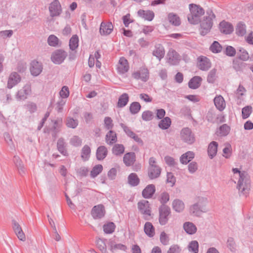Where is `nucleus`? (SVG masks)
<instances>
[{"label":"nucleus","instance_id":"1","mask_svg":"<svg viewBox=\"0 0 253 253\" xmlns=\"http://www.w3.org/2000/svg\"><path fill=\"white\" fill-rule=\"evenodd\" d=\"M190 13L187 16L188 22L191 24H197L201 21V17L204 15V9L199 5L191 3L189 5Z\"/></svg>","mask_w":253,"mask_h":253},{"label":"nucleus","instance_id":"2","mask_svg":"<svg viewBox=\"0 0 253 253\" xmlns=\"http://www.w3.org/2000/svg\"><path fill=\"white\" fill-rule=\"evenodd\" d=\"M207 203V199L206 198H199L197 203L190 207V213L194 215L199 216L203 212H206V205Z\"/></svg>","mask_w":253,"mask_h":253},{"label":"nucleus","instance_id":"3","mask_svg":"<svg viewBox=\"0 0 253 253\" xmlns=\"http://www.w3.org/2000/svg\"><path fill=\"white\" fill-rule=\"evenodd\" d=\"M149 177L152 179L158 177L161 173V170L159 167L156 165V161L154 158L149 159Z\"/></svg>","mask_w":253,"mask_h":253},{"label":"nucleus","instance_id":"4","mask_svg":"<svg viewBox=\"0 0 253 253\" xmlns=\"http://www.w3.org/2000/svg\"><path fill=\"white\" fill-rule=\"evenodd\" d=\"M171 213L169 207L163 205L159 208V222L161 225H165L168 221L169 216Z\"/></svg>","mask_w":253,"mask_h":253},{"label":"nucleus","instance_id":"5","mask_svg":"<svg viewBox=\"0 0 253 253\" xmlns=\"http://www.w3.org/2000/svg\"><path fill=\"white\" fill-rule=\"evenodd\" d=\"M132 77L136 80L146 82L149 78V72L146 67L141 68L139 70L132 74Z\"/></svg>","mask_w":253,"mask_h":253},{"label":"nucleus","instance_id":"6","mask_svg":"<svg viewBox=\"0 0 253 253\" xmlns=\"http://www.w3.org/2000/svg\"><path fill=\"white\" fill-rule=\"evenodd\" d=\"M138 208L146 219L151 215V211L148 201L142 200L137 204Z\"/></svg>","mask_w":253,"mask_h":253},{"label":"nucleus","instance_id":"7","mask_svg":"<svg viewBox=\"0 0 253 253\" xmlns=\"http://www.w3.org/2000/svg\"><path fill=\"white\" fill-rule=\"evenodd\" d=\"M199 23H200V32L203 35L207 34L212 26V20L209 17L204 18Z\"/></svg>","mask_w":253,"mask_h":253},{"label":"nucleus","instance_id":"8","mask_svg":"<svg viewBox=\"0 0 253 253\" xmlns=\"http://www.w3.org/2000/svg\"><path fill=\"white\" fill-rule=\"evenodd\" d=\"M239 190L244 194L247 195L249 193L250 188V182L247 177H242L239 179L238 182Z\"/></svg>","mask_w":253,"mask_h":253},{"label":"nucleus","instance_id":"9","mask_svg":"<svg viewBox=\"0 0 253 253\" xmlns=\"http://www.w3.org/2000/svg\"><path fill=\"white\" fill-rule=\"evenodd\" d=\"M129 67L127 60L124 57H121L117 64V70L118 73L123 74L126 73Z\"/></svg>","mask_w":253,"mask_h":253},{"label":"nucleus","instance_id":"10","mask_svg":"<svg viewBox=\"0 0 253 253\" xmlns=\"http://www.w3.org/2000/svg\"><path fill=\"white\" fill-rule=\"evenodd\" d=\"M50 16L52 17L59 15L61 12V5L58 0H54L49 7Z\"/></svg>","mask_w":253,"mask_h":253},{"label":"nucleus","instance_id":"11","mask_svg":"<svg viewBox=\"0 0 253 253\" xmlns=\"http://www.w3.org/2000/svg\"><path fill=\"white\" fill-rule=\"evenodd\" d=\"M66 57L65 52L61 50L55 51L52 55V61L55 64H60L62 62Z\"/></svg>","mask_w":253,"mask_h":253},{"label":"nucleus","instance_id":"12","mask_svg":"<svg viewBox=\"0 0 253 253\" xmlns=\"http://www.w3.org/2000/svg\"><path fill=\"white\" fill-rule=\"evenodd\" d=\"M113 30V26L111 22H102L100 27V33L101 35L105 36L111 34Z\"/></svg>","mask_w":253,"mask_h":253},{"label":"nucleus","instance_id":"13","mask_svg":"<svg viewBox=\"0 0 253 253\" xmlns=\"http://www.w3.org/2000/svg\"><path fill=\"white\" fill-rule=\"evenodd\" d=\"M105 213L104 207L102 205H98L94 206L91 211V214L95 218L103 217Z\"/></svg>","mask_w":253,"mask_h":253},{"label":"nucleus","instance_id":"14","mask_svg":"<svg viewBox=\"0 0 253 253\" xmlns=\"http://www.w3.org/2000/svg\"><path fill=\"white\" fill-rule=\"evenodd\" d=\"M168 62L171 65L177 64L179 60V56L173 49L169 51L167 54Z\"/></svg>","mask_w":253,"mask_h":253},{"label":"nucleus","instance_id":"15","mask_svg":"<svg viewBox=\"0 0 253 253\" xmlns=\"http://www.w3.org/2000/svg\"><path fill=\"white\" fill-rule=\"evenodd\" d=\"M42 69V66L39 62L34 60L31 62L30 70L33 76L39 75L41 73Z\"/></svg>","mask_w":253,"mask_h":253},{"label":"nucleus","instance_id":"16","mask_svg":"<svg viewBox=\"0 0 253 253\" xmlns=\"http://www.w3.org/2000/svg\"><path fill=\"white\" fill-rule=\"evenodd\" d=\"M21 81L20 76L16 72L12 73L8 78L7 82V86L8 88H11L19 83Z\"/></svg>","mask_w":253,"mask_h":253},{"label":"nucleus","instance_id":"17","mask_svg":"<svg viewBox=\"0 0 253 253\" xmlns=\"http://www.w3.org/2000/svg\"><path fill=\"white\" fill-rule=\"evenodd\" d=\"M219 28L220 32L225 34H229L233 31V26L225 21L220 22Z\"/></svg>","mask_w":253,"mask_h":253},{"label":"nucleus","instance_id":"18","mask_svg":"<svg viewBox=\"0 0 253 253\" xmlns=\"http://www.w3.org/2000/svg\"><path fill=\"white\" fill-rule=\"evenodd\" d=\"M138 15L145 20L152 21L154 17V13L151 10H144L140 9L137 12Z\"/></svg>","mask_w":253,"mask_h":253},{"label":"nucleus","instance_id":"19","mask_svg":"<svg viewBox=\"0 0 253 253\" xmlns=\"http://www.w3.org/2000/svg\"><path fill=\"white\" fill-rule=\"evenodd\" d=\"M216 108L219 111L223 110L226 107V103L224 98L220 95L216 96L213 100Z\"/></svg>","mask_w":253,"mask_h":253},{"label":"nucleus","instance_id":"20","mask_svg":"<svg viewBox=\"0 0 253 253\" xmlns=\"http://www.w3.org/2000/svg\"><path fill=\"white\" fill-rule=\"evenodd\" d=\"M181 135L182 139L189 143L194 141V137L191 134L190 129L188 128H185L181 130Z\"/></svg>","mask_w":253,"mask_h":253},{"label":"nucleus","instance_id":"21","mask_svg":"<svg viewBox=\"0 0 253 253\" xmlns=\"http://www.w3.org/2000/svg\"><path fill=\"white\" fill-rule=\"evenodd\" d=\"M172 208L177 212H181L185 209L184 202L179 199H175L172 202Z\"/></svg>","mask_w":253,"mask_h":253},{"label":"nucleus","instance_id":"22","mask_svg":"<svg viewBox=\"0 0 253 253\" xmlns=\"http://www.w3.org/2000/svg\"><path fill=\"white\" fill-rule=\"evenodd\" d=\"M127 250L126 246L122 244H112L110 246V250L114 253L126 252Z\"/></svg>","mask_w":253,"mask_h":253},{"label":"nucleus","instance_id":"23","mask_svg":"<svg viewBox=\"0 0 253 253\" xmlns=\"http://www.w3.org/2000/svg\"><path fill=\"white\" fill-rule=\"evenodd\" d=\"M211 66V63L208 59L205 57L199 58L198 67L201 70H208Z\"/></svg>","mask_w":253,"mask_h":253},{"label":"nucleus","instance_id":"24","mask_svg":"<svg viewBox=\"0 0 253 253\" xmlns=\"http://www.w3.org/2000/svg\"><path fill=\"white\" fill-rule=\"evenodd\" d=\"M155 192V187L153 184L148 185L142 191V195L145 198L151 197Z\"/></svg>","mask_w":253,"mask_h":253},{"label":"nucleus","instance_id":"25","mask_svg":"<svg viewBox=\"0 0 253 253\" xmlns=\"http://www.w3.org/2000/svg\"><path fill=\"white\" fill-rule=\"evenodd\" d=\"M31 87L29 85H25L23 88L18 91L17 93L18 97L21 99H24L31 92Z\"/></svg>","mask_w":253,"mask_h":253},{"label":"nucleus","instance_id":"26","mask_svg":"<svg viewBox=\"0 0 253 253\" xmlns=\"http://www.w3.org/2000/svg\"><path fill=\"white\" fill-rule=\"evenodd\" d=\"M217 147L218 144L215 141H212L209 144L208 152L211 158H212L216 155Z\"/></svg>","mask_w":253,"mask_h":253},{"label":"nucleus","instance_id":"27","mask_svg":"<svg viewBox=\"0 0 253 253\" xmlns=\"http://www.w3.org/2000/svg\"><path fill=\"white\" fill-rule=\"evenodd\" d=\"M183 228L185 232L189 234H193L197 231V227L192 222H186L183 224Z\"/></svg>","mask_w":253,"mask_h":253},{"label":"nucleus","instance_id":"28","mask_svg":"<svg viewBox=\"0 0 253 253\" xmlns=\"http://www.w3.org/2000/svg\"><path fill=\"white\" fill-rule=\"evenodd\" d=\"M153 55L159 60L163 58L165 55V50L163 46L161 44L157 45L153 51Z\"/></svg>","mask_w":253,"mask_h":253},{"label":"nucleus","instance_id":"29","mask_svg":"<svg viewBox=\"0 0 253 253\" xmlns=\"http://www.w3.org/2000/svg\"><path fill=\"white\" fill-rule=\"evenodd\" d=\"M168 19L169 22L175 26H179L181 23V21L179 17L172 13H169L168 16Z\"/></svg>","mask_w":253,"mask_h":253},{"label":"nucleus","instance_id":"30","mask_svg":"<svg viewBox=\"0 0 253 253\" xmlns=\"http://www.w3.org/2000/svg\"><path fill=\"white\" fill-rule=\"evenodd\" d=\"M107 155V148L104 146L99 147L96 151V157L99 160L104 159Z\"/></svg>","mask_w":253,"mask_h":253},{"label":"nucleus","instance_id":"31","mask_svg":"<svg viewBox=\"0 0 253 253\" xmlns=\"http://www.w3.org/2000/svg\"><path fill=\"white\" fill-rule=\"evenodd\" d=\"M135 158V156L134 153H126L124 157V162L127 166H130L134 163Z\"/></svg>","mask_w":253,"mask_h":253},{"label":"nucleus","instance_id":"32","mask_svg":"<svg viewBox=\"0 0 253 253\" xmlns=\"http://www.w3.org/2000/svg\"><path fill=\"white\" fill-rule=\"evenodd\" d=\"M202 79L198 76L193 77L189 82V86L191 88H197L201 84Z\"/></svg>","mask_w":253,"mask_h":253},{"label":"nucleus","instance_id":"33","mask_svg":"<svg viewBox=\"0 0 253 253\" xmlns=\"http://www.w3.org/2000/svg\"><path fill=\"white\" fill-rule=\"evenodd\" d=\"M144 231L149 237H153L155 234V229L151 223L147 222L144 225Z\"/></svg>","mask_w":253,"mask_h":253},{"label":"nucleus","instance_id":"34","mask_svg":"<svg viewBox=\"0 0 253 253\" xmlns=\"http://www.w3.org/2000/svg\"><path fill=\"white\" fill-rule=\"evenodd\" d=\"M116 134L110 130L106 135V141L108 144H111L117 141Z\"/></svg>","mask_w":253,"mask_h":253},{"label":"nucleus","instance_id":"35","mask_svg":"<svg viewBox=\"0 0 253 253\" xmlns=\"http://www.w3.org/2000/svg\"><path fill=\"white\" fill-rule=\"evenodd\" d=\"M116 225L113 222H108L105 223L103 226V230L107 234H111L114 232Z\"/></svg>","mask_w":253,"mask_h":253},{"label":"nucleus","instance_id":"36","mask_svg":"<svg viewBox=\"0 0 253 253\" xmlns=\"http://www.w3.org/2000/svg\"><path fill=\"white\" fill-rule=\"evenodd\" d=\"M194 157V154L192 152H188L182 155L180 161L182 164H187L190 162Z\"/></svg>","mask_w":253,"mask_h":253},{"label":"nucleus","instance_id":"37","mask_svg":"<svg viewBox=\"0 0 253 253\" xmlns=\"http://www.w3.org/2000/svg\"><path fill=\"white\" fill-rule=\"evenodd\" d=\"M253 112V108L251 106L248 105L244 107L242 110V117L243 119L248 118Z\"/></svg>","mask_w":253,"mask_h":253},{"label":"nucleus","instance_id":"38","mask_svg":"<svg viewBox=\"0 0 253 253\" xmlns=\"http://www.w3.org/2000/svg\"><path fill=\"white\" fill-rule=\"evenodd\" d=\"M128 101V95L126 93L123 94L119 98L118 106L123 107L126 105Z\"/></svg>","mask_w":253,"mask_h":253},{"label":"nucleus","instance_id":"39","mask_svg":"<svg viewBox=\"0 0 253 253\" xmlns=\"http://www.w3.org/2000/svg\"><path fill=\"white\" fill-rule=\"evenodd\" d=\"M229 131L230 127L226 125H223L216 131V134L218 136H225L229 133Z\"/></svg>","mask_w":253,"mask_h":253},{"label":"nucleus","instance_id":"40","mask_svg":"<svg viewBox=\"0 0 253 253\" xmlns=\"http://www.w3.org/2000/svg\"><path fill=\"white\" fill-rule=\"evenodd\" d=\"M236 34L239 36H243L246 33V25L242 22L239 23L236 28Z\"/></svg>","mask_w":253,"mask_h":253},{"label":"nucleus","instance_id":"41","mask_svg":"<svg viewBox=\"0 0 253 253\" xmlns=\"http://www.w3.org/2000/svg\"><path fill=\"white\" fill-rule=\"evenodd\" d=\"M79 39L76 35H74L71 38L69 42L70 48L72 50H75L78 47Z\"/></svg>","mask_w":253,"mask_h":253},{"label":"nucleus","instance_id":"42","mask_svg":"<svg viewBox=\"0 0 253 253\" xmlns=\"http://www.w3.org/2000/svg\"><path fill=\"white\" fill-rule=\"evenodd\" d=\"M128 183L132 186L137 185L139 182V179L135 173H131L128 177Z\"/></svg>","mask_w":253,"mask_h":253},{"label":"nucleus","instance_id":"43","mask_svg":"<svg viewBox=\"0 0 253 253\" xmlns=\"http://www.w3.org/2000/svg\"><path fill=\"white\" fill-rule=\"evenodd\" d=\"M171 124L170 119L167 117L162 120L159 124V126L162 129H167L169 127Z\"/></svg>","mask_w":253,"mask_h":253},{"label":"nucleus","instance_id":"44","mask_svg":"<svg viewBox=\"0 0 253 253\" xmlns=\"http://www.w3.org/2000/svg\"><path fill=\"white\" fill-rule=\"evenodd\" d=\"M103 169V167L101 165H97L95 166L90 172V175L92 177H96L98 175Z\"/></svg>","mask_w":253,"mask_h":253},{"label":"nucleus","instance_id":"45","mask_svg":"<svg viewBox=\"0 0 253 253\" xmlns=\"http://www.w3.org/2000/svg\"><path fill=\"white\" fill-rule=\"evenodd\" d=\"M125 148L123 145L116 144L113 148V153L116 155H119L123 154L124 152Z\"/></svg>","mask_w":253,"mask_h":253},{"label":"nucleus","instance_id":"46","mask_svg":"<svg viewBox=\"0 0 253 253\" xmlns=\"http://www.w3.org/2000/svg\"><path fill=\"white\" fill-rule=\"evenodd\" d=\"M140 108V104L137 102H134L131 104L129 110L131 113L136 114L139 111Z\"/></svg>","mask_w":253,"mask_h":253},{"label":"nucleus","instance_id":"47","mask_svg":"<svg viewBox=\"0 0 253 253\" xmlns=\"http://www.w3.org/2000/svg\"><path fill=\"white\" fill-rule=\"evenodd\" d=\"M66 125L68 127L75 128L78 125L77 120H74L72 118H68L66 120Z\"/></svg>","mask_w":253,"mask_h":253},{"label":"nucleus","instance_id":"48","mask_svg":"<svg viewBox=\"0 0 253 253\" xmlns=\"http://www.w3.org/2000/svg\"><path fill=\"white\" fill-rule=\"evenodd\" d=\"M90 153V149L89 146L85 145L83 149L82 152V157L84 160H87L89 157Z\"/></svg>","mask_w":253,"mask_h":253},{"label":"nucleus","instance_id":"49","mask_svg":"<svg viewBox=\"0 0 253 253\" xmlns=\"http://www.w3.org/2000/svg\"><path fill=\"white\" fill-rule=\"evenodd\" d=\"M59 39L54 35H50L48 38V43L49 45L56 46L58 44Z\"/></svg>","mask_w":253,"mask_h":253},{"label":"nucleus","instance_id":"50","mask_svg":"<svg viewBox=\"0 0 253 253\" xmlns=\"http://www.w3.org/2000/svg\"><path fill=\"white\" fill-rule=\"evenodd\" d=\"M210 49L213 53H218L221 51L222 46L217 42L215 41L211 46Z\"/></svg>","mask_w":253,"mask_h":253},{"label":"nucleus","instance_id":"51","mask_svg":"<svg viewBox=\"0 0 253 253\" xmlns=\"http://www.w3.org/2000/svg\"><path fill=\"white\" fill-rule=\"evenodd\" d=\"M232 154V147L230 144L226 145L223 150V156L226 158H229Z\"/></svg>","mask_w":253,"mask_h":253},{"label":"nucleus","instance_id":"52","mask_svg":"<svg viewBox=\"0 0 253 253\" xmlns=\"http://www.w3.org/2000/svg\"><path fill=\"white\" fill-rule=\"evenodd\" d=\"M199 245L196 241H192L189 245V250L194 253H198Z\"/></svg>","mask_w":253,"mask_h":253},{"label":"nucleus","instance_id":"53","mask_svg":"<svg viewBox=\"0 0 253 253\" xmlns=\"http://www.w3.org/2000/svg\"><path fill=\"white\" fill-rule=\"evenodd\" d=\"M239 58L242 60L247 61L249 59V55L246 50L241 48L239 50Z\"/></svg>","mask_w":253,"mask_h":253},{"label":"nucleus","instance_id":"54","mask_svg":"<svg viewBox=\"0 0 253 253\" xmlns=\"http://www.w3.org/2000/svg\"><path fill=\"white\" fill-rule=\"evenodd\" d=\"M169 199V196L168 193L164 192L161 194L159 198V200L162 204H165Z\"/></svg>","mask_w":253,"mask_h":253},{"label":"nucleus","instance_id":"55","mask_svg":"<svg viewBox=\"0 0 253 253\" xmlns=\"http://www.w3.org/2000/svg\"><path fill=\"white\" fill-rule=\"evenodd\" d=\"M60 95L63 98H67L69 95V88L66 86H64L60 91Z\"/></svg>","mask_w":253,"mask_h":253},{"label":"nucleus","instance_id":"56","mask_svg":"<svg viewBox=\"0 0 253 253\" xmlns=\"http://www.w3.org/2000/svg\"><path fill=\"white\" fill-rule=\"evenodd\" d=\"M104 125L107 129H111L113 126V121L112 119L110 117H106L104 119Z\"/></svg>","mask_w":253,"mask_h":253},{"label":"nucleus","instance_id":"57","mask_svg":"<svg viewBox=\"0 0 253 253\" xmlns=\"http://www.w3.org/2000/svg\"><path fill=\"white\" fill-rule=\"evenodd\" d=\"M142 117L145 121L151 120L153 118L152 113L149 111H145L142 113Z\"/></svg>","mask_w":253,"mask_h":253},{"label":"nucleus","instance_id":"58","mask_svg":"<svg viewBox=\"0 0 253 253\" xmlns=\"http://www.w3.org/2000/svg\"><path fill=\"white\" fill-rule=\"evenodd\" d=\"M167 182L170 184L171 186H172L175 182V179L172 173H168L167 174Z\"/></svg>","mask_w":253,"mask_h":253},{"label":"nucleus","instance_id":"59","mask_svg":"<svg viewBox=\"0 0 253 253\" xmlns=\"http://www.w3.org/2000/svg\"><path fill=\"white\" fill-rule=\"evenodd\" d=\"M26 107L27 110L30 113L34 112L37 110V106L36 104L33 102H30L27 104Z\"/></svg>","mask_w":253,"mask_h":253},{"label":"nucleus","instance_id":"60","mask_svg":"<svg viewBox=\"0 0 253 253\" xmlns=\"http://www.w3.org/2000/svg\"><path fill=\"white\" fill-rule=\"evenodd\" d=\"M140 98L145 102H151L152 101V98L147 94L141 93L139 95Z\"/></svg>","mask_w":253,"mask_h":253},{"label":"nucleus","instance_id":"61","mask_svg":"<svg viewBox=\"0 0 253 253\" xmlns=\"http://www.w3.org/2000/svg\"><path fill=\"white\" fill-rule=\"evenodd\" d=\"M160 240L164 245H167L169 243V238L164 232H162L161 234Z\"/></svg>","mask_w":253,"mask_h":253},{"label":"nucleus","instance_id":"62","mask_svg":"<svg viewBox=\"0 0 253 253\" xmlns=\"http://www.w3.org/2000/svg\"><path fill=\"white\" fill-rule=\"evenodd\" d=\"M216 75V70H212L209 73L208 77V81L209 83H213L214 81V78Z\"/></svg>","mask_w":253,"mask_h":253},{"label":"nucleus","instance_id":"63","mask_svg":"<svg viewBox=\"0 0 253 253\" xmlns=\"http://www.w3.org/2000/svg\"><path fill=\"white\" fill-rule=\"evenodd\" d=\"M236 50L232 46H227L226 49V54L230 56H233L235 55Z\"/></svg>","mask_w":253,"mask_h":253},{"label":"nucleus","instance_id":"64","mask_svg":"<svg viewBox=\"0 0 253 253\" xmlns=\"http://www.w3.org/2000/svg\"><path fill=\"white\" fill-rule=\"evenodd\" d=\"M232 171L235 176H238L239 179H242V177H246L244 173H241L240 171L237 168H234L232 169Z\"/></svg>","mask_w":253,"mask_h":253}]
</instances>
